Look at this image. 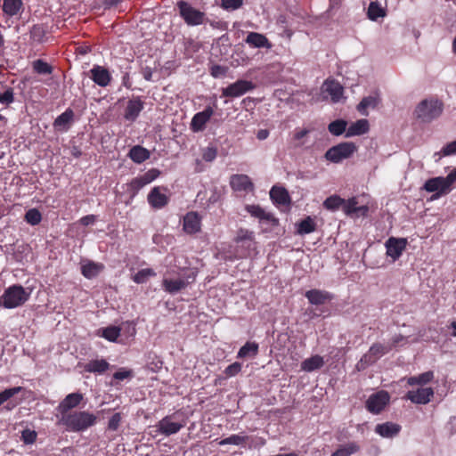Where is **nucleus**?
I'll return each instance as SVG.
<instances>
[{
	"mask_svg": "<svg viewBox=\"0 0 456 456\" xmlns=\"http://www.w3.org/2000/svg\"><path fill=\"white\" fill-rule=\"evenodd\" d=\"M197 274L195 268L170 266L163 274L161 287L168 294H177L192 284Z\"/></svg>",
	"mask_w": 456,
	"mask_h": 456,
	"instance_id": "f257e3e1",
	"label": "nucleus"
},
{
	"mask_svg": "<svg viewBox=\"0 0 456 456\" xmlns=\"http://www.w3.org/2000/svg\"><path fill=\"white\" fill-rule=\"evenodd\" d=\"M96 422L97 416L87 411H71L69 414H63L59 419V423L69 432H84L94 426Z\"/></svg>",
	"mask_w": 456,
	"mask_h": 456,
	"instance_id": "f03ea898",
	"label": "nucleus"
},
{
	"mask_svg": "<svg viewBox=\"0 0 456 456\" xmlns=\"http://www.w3.org/2000/svg\"><path fill=\"white\" fill-rule=\"evenodd\" d=\"M444 104L438 99H425L417 105L414 114L422 122L429 123L441 116Z\"/></svg>",
	"mask_w": 456,
	"mask_h": 456,
	"instance_id": "7ed1b4c3",
	"label": "nucleus"
},
{
	"mask_svg": "<svg viewBox=\"0 0 456 456\" xmlns=\"http://www.w3.org/2000/svg\"><path fill=\"white\" fill-rule=\"evenodd\" d=\"M29 298V293L21 285H12L6 289L0 297V303L7 309L20 306Z\"/></svg>",
	"mask_w": 456,
	"mask_h": 456,
	"instance_id": "20e7f679",
	"label": "nucleus"
},
{
	"mask_svg": "<svg viewBox=\"0 0 456 456\" xmlns=\"http://www.w3.org/2000/svg\"><path fill=\"white\" fill-rule=\"evenodd\" d=\"M357 150L356 145L352 142H340L330 148L324 157L332 163H339L349 159Z\"/></svg>",
	"mask_w": 456,
	"mask_h": 456,
	"instance_id": "39448f33",
	"label": "nucleus"
},
{
	"mask_svg": "<svg viewBox=\"0 0 456 456\" xmlns=\"http://www.w3.org/2000/svg\"><path fill=\"white\" fill-rule=\"evenodd\" d=\"M391 350V346H387L380 343L373 344L369 351L364 354L360 361L358 362L356 367L358 370H363L367 366L374 363L378 359H379L384 354H387Z\"/></svg>",
	"mask_w": 456,
	"mask_h": 456,
	"instance_id": "423d86ee",
	"label": "nucleus"
},
{
	"mask_svg": "<svg viewBox=\"0 0 456 456\" xmlns=\"http://www.w3.org/2000/svg\"><path fill=\"white\" fill-rule=\"evenodd\" d=\"M422 189L428 192H434L431 197L432 200H437L452 191V188H450L444 176H436L428 179Z\"/></svg>",
	"mask_w": 456,
	"mask_h": 456,
	"instance_id": "0eeeda50",
	"label": "nucleus"
},
{
	"mask_svg": "<svg viewBox=\"0 0 456 456\" xmlns=\"http://www.w3.org/2000/svg\"><path fill=\"white\" fill-rule=\"evenodd\" d=\"M177 6L179 8L180 15L188 25L196 26L203 23L205 17L203 12L193 8L184 1L178 2Z\"/></svg>",
	"mask_w": 456,
	"mask_h": 456,
	"instance_id": "6e6552de",
	"label": "nucleus"
},
{
	"mask_svg": "<svg viewBox=\"0 0 456 456\" xmlns=\"http://www.w3.org/2000/svg\"><path fill=\"white\" fill-rule=\"evenodd\" d=\"M149 205L155 209L165 208L169 202L168 190L163 186L153 187L147 196Z\"/></svg>",
	"mask_w": 456,
	"mask_h": 456,
	"instance_id": "1a4fd4ad",
	"label": "nucleus"
},
{
	"mask_svg": "<svg viewBox=\"0 0 456 456\" xmlns=\"http://www.w3.org/2000/svg\"><path fill=\"white\" fill-rule=\"evenodd\" d=\"M254 88L255 85L251 81L240 79L228 86L222 88V96L237 98L252 91Z\"/></svg>",
	"mask_w": 456,
	"mask_h": 456,
	"instance_id": "9d476101",
	"label": "nucleus"
},
{
	"mask_svg": "<svg viewBox=\"0 0 456 456\" xmlns=\"http://www.w3.org/2000/svg\"><path fill=\"white\" fill-rule=\"evenodd\" d=\"M390 395L388 392L380 390L370 395L366 401L367 410L374 414H378L383 411L386 405L389 403Z\"/></svg>",
	"mask_w": 456,
	"mask_h": 456,
	"instance_id": "9b49d317",
	"label": "nucleus"
},
{
	"mask_svg": "<svg viewBox=\"0 0 456 456\" xmlns=\"http://www.w3.org/2000/svg\"><path fill=\"white\" fill-rule=\"evenodd\" d=\"M173 419L172 415L161 419L156 425L157 431L166 436L177 434L185 426V423L174 421Z\"/></svg>",
	"mask_w": 456,
	"mask_h": 456,
	"instance_id": "f8f14e48",
	"label": "nucleus"
},
{
	"mask_svg": "<svg viewBox=\"0 0 456 456\" xmlns=\"http://www.w3.org/2000/svg\"><path fill=\"white\" fill-rule=\"evenodd\" d=\"M407 245V240L403 238H389L386 243L387 255L393 261L397 260L403 254Z\"/></svg>",
	"mask_w": 456,
	"mask_h": 456,
	"instance_id": "ddd939ff",
	"label": "nucleus"
},
{
	"mask_svg": "<svg viewBox=\"0 0 456 456\" xmlns=\"http://www.w3.org/2000/svg\"><path fill=\"white\" fill-rule=\"evenodd\" d=\"M214 114V109L207 106L204 110L196 113L191 121V129L193 132H202L206 128V124L210 120Z\"/></svg>",
	"mask_w": 456,
	"mask_h": 456,
	"instance_id": "4468645a",
	"label": "nucleus"
},
{
	"mask_svg": "<svg viewBox=\"0 0 456 456\" xmlns=\"http://www.w3.org/2000/svg\"><path fill=\"white\" fill-rule=\"evenodd\" d=\"M344 213L351 217L366 216L369 212V207L367 205L358 206V200L356 197L344 200L343 208Z\"/></svg>",
	"mask_w": 456,
	"mask_h": 456,
	"instance_id": "2eb2a0df",
	"label": "nucleus"
},
{
	"mask_svg": "<svg viewBox=\"0 0 456 456\" xmlns=\"http://www.w3.org/2000/svg\"><path fill=\"white\" fill-rule=\"evenodd\" d=\"M434 396V390L431 387H420L407 392L405 398L416 404H427Z\"/></svg>",
	"mask_w": 456,
	"mask_h": 456,
	"instance_id": "dca6fc26",
	"label": "nucleus"
},
{
	"mask_svg": "<svg viewBox=\"0 0 456 456\" xmlns=\"http://www.w3.org/2000/svg\"><path fill=\"white\" fill-rule=\"evenodd\" d=\"M230 185L235 191L249 192L254 190V184L247 175H233L230 178Z\"/></svg>",
	"mask_w": 456,
	"mask_h": 456,
	"instance_id": "f3484780",
	"label": "nucleus"
},
{
	"mask_svg": "<svg viewBox=\"0 0 456 456\" xmlns=\"http://www.w3.org/2000/svg\"><path fill=\"white\" fill-rule=\"evenodd\" d=\"M83 400V395L80 393H71L66 395V397L57 406V411L63 414H69V411L78 406Z\"/></svg>",
	"mask_w": 456,
	"mask_h": 456,
	"instance_id": "a211bd4d",
	"label": "nucleus"
},
{
	"mask_svg": "<svg viewBox=\"0 0 456 456\" xmlns=\"http://www.w3.org/2000/svg\"><path fill=\"white\" fill-rule=\"evenodd\" d=\"M90 73L92 80L99 86L106 87L110 83V73L102 66L94 65L91 69Z\"/></svg>",
	"mask_w": 456,
	"mask_h": 456,
	"instance_id": "6ab92c4d",
	"label": "nucleus"
},
{
	"mask_svg": "<svg viewBox=\"0 0 456 456\" xmlns=\"http://www.w3.org/2000/svg\"><path fill=\"white\" fill-rule=\"evenodd\" d=\"M144 107L143 102L139 97L130 99L125 110L124 118L128 121H134Z\"/></svg>",
	"mask_w": 456,
	"mask_h": 456,
	"instance_id": "aec40b11",
	"label": "nucleus"
},
{
	"mask_svg": "<svg viewBox=\"0 0 456 456\" xmlns=\"http://www.w3.org/2000/svg\"><path fill=\"white\" fill-rule=\"evenodd\" d=\"M322 91L323 94H328L333 102H338L343 96L344 89L339 83L334 80H326L322 86Z\"/></svg>",
	"mask_w": 456,
	"mask_h": 456,
	"instance_id": "412c9836",
	"label": "nucleus"
},
{
	"mask_svg": "<svg viewBox=\"0 0 456 456\" xmlns=\"http://www.w3.org/2000/svg\"><path fill=\"white\" fill-rule=\"evenodd\" d=\"M245 43L253 48L271 49L273 46L269 39L264 34L257 32H248L245 38Z\"/></svg>",
	"mask_w": 456,
	"mask_h": 456,
	"instance_id": "4be33fe9",
	"label": "nucleus"
},
{
	"mask_svg": "<svg viewBox=\"0 0 456 456\" xmlns=\"http://www.w3.org/2000/svg\"><path fill=\"white\" fill-rule=\"evenodd\" d=\"M200 230V217L196 212H189L183 217V231L193 234Z\"/></svg>",
	"mask_w": 456,
	"mask_h": 456,
	"instance_id": "5701e85b",
	"label": "nucleus"
},
{
	"mask_svg": "<svg viewBox=\"0 0 456 456\" xmlns=\"http://www.w3.org/2000/svg\"><path fill=\"white\" fill-rule=\"evenodd\" d=\"M401 431V426L394 422H385L375 427V432L382 437L393 438Z\"/></svg>",
	"mask_w": 456,
	"mask_h": 456,
	"instance_id": "b1692460",
	"label": "nucleus"
},
{
	"mask_svg": "<svg viewBox=\"0 0 456 456\" xmlns=\"http://www.w3.org/2000/svg\"><path fill=\"white\" fill-rule=\"evenodd\" d=\"M96 334L110 342L126 344L123 339L118 340V338L121 336V328L119 327L108 326L102 328L96 331Z\"/></svg>",
	"mask_w": 456,
	"mask_h": 456,
	"instance_id": "393cba45",
	"label": "nucleus"
},
{
	"mask_svg": "<svg viewBox=\"0 0 456 456\" xmlns=\"http://www.w3.org/2000/svg\"><path fill=\"white\" fill-rule=\"evenodd\" d=\"M305 296L312 305H323L332 298L329 292L319 289H310L305 292Z\"/></svg>",
	"mask_w": 456,
	"mask_h": 456,
	"instance_id": "a878e982",
	"label": "nucleus"
},
{
	"mask_svg": "<svg viewBox=\"0 0 456 456\" xmlns=\"http://www.w3.org/2000/svg\"><path fill=\"white\" fill-rule=\"evenodd\" d=\"M370 126L367 119L362 118L352 123L346 130V137L362 135L369 131Z\"/></svg>",
	"mask_w": 456,
	"mask_h": 456,
	"instance_id": "bb28decb",
	"label": "nucleus"
},
{
	"mask_svg": "<svg viewBox=\"0 0 456 456\" xmlns=\"http://www.w3.org/2000/svg\"><path fill=\"white\" fill-rule=\"evenodd\" d=\"M103 270V265L93 261H85L81 265V273L87 279L96 277Z\"/></svg>",
	"mask_w": 456,
	"mask_h": 456,
	"instance_id": "cd10ccee",
	"label": "nucleus"
},
{
	"mask_svg": "<svg viewBox=\"0 0 456 456\" xmlns=\"http://www.w3.org/2000/svg\"><path fill=\"white\" fill-rule=\"evenodd\" d=\"M380 102L379 94H372L362 98L357 105V110L364 116L368 115V109H375Z\"/></svg>",
	"mask_w": 456,
	"mask_h": 456,
	"instance_id": "c85d7f7f",
	"label": "nucleus"
},
{
	"mask_svg": "<svg viewBox=\"0 0 456 456\" xmlns=\"http://www.w3.org/2000/svg\"><path fill=\"white\" fill-rule=\"evenodd\" d=\"M361 446L357 442H348L339 445L330 456H351L359 452Z\"/></svg>",
	"mask_w": 456,
	"mask_h": 456,
	"instance_id": "c756f323",
	"label": "nucleus"
},
{
	"mask_svg": "<svg viewBox=\"0 0 456 456\" xmlns=\"http://www.w3.org/2000/svg\"><path fill=\"white\" fill-rule=\"evenodd\" d=\"M324 365L323 357L316 354L304 360L301 362V370L306 372H311L321 369Z\"/></svg>",
	"mask_w": 456,
	"mask_h": 456,
	"instance_id": "7c9ffc66",
	"label": "nucleus"
},
{
	"mask_svg": "<svg viewBox=\"0 0 456 456\" xmlns=\"http://www.w3.org/2000/svg\"><path fill=\"white\" fill-rule=\"evenodd\" d=\"M271 200L279 205H286L289 202L288 191L281 187L273 186L270 191Z\"/></svg>",
	"mask_w": 456,
	"mask_h": 456,
	"instance_id": "2f4dec72",
	"label": "nucleus"
},
{
	"mask_svg": "<svg viewBox=\"0 0 456 456\" xmlns=\"http://www.w3.org/2000/svg\"><path fill=\"white\" fill-rule=\"evenodd\" d=\"M110 368V363L104 359H95L88 362L85 370L88 372L102 374Z\"/></svg>",
	"mask_w": 456,
	"mask_h": 456,
	"instance_id": "473e14b6",
	"label": "nucleus"
},
{
	"mask_svg": "<svg viewBox=\"0 0 456 456\" xmlns=\"http://www.w3.org/2000/svg\"><path fill=\"white\" fill-rule=\"evenodd\" d=\"M128 156L134 162L140 164L150 158V151L140 145H136L129 151Z\"/></svg>",
	"mask_w": 456,
	"mask_h": 456,
	"instance_id": "72a5a7b5",
	"label": "nucleus"
},
{
	"mask_svg": "<svg viewBox=\"0 0 456 456\" xmlns=\"http://www.w3.org/2000/svg\"><path fill=\"white\" fill-rule=\"evenodd\" d=\"M368 18L371 20H377L379 18L386 16V10L377 1H371L367 11Z\"/></svg>",
	"mask_w": 456,
	"mask_h": 456,
	"instance_id": "f704fd0d",
	"label": "nucleus"
},
{
	"mask_svg": "<svg viewBox=\"0 0 456 456\" xmlns=\"http://www.w3.org/2000/svg\"><path fill=\"white\" fill-rule=\"evenodd\" d=\"M22 7L21 0H4L3 11L8 16H14L19 13Z\"/></svg>",
	"mask_w": 456,
	"mask_h": 456,
	"instance_id": "c9c22d12",
	"label": "nucleus"
},
{
	"mask_svg": "<svg viewBox=\"0 0 456 456\" xmlns=\"http://www.w3.org/2000/svg\"><path fill=\"white\" fill-rule=\"evenodd\" d=\"M434 379V372L431 370L421 373L418 376H412L408 378L407 383L410 386L420 385L424 386L430 382Z\"/></svg>",
	"mask_w": 456,
	"mask_h": 456,
	"instance_id": "e433bc0d",
	"label": "nucleus"
},
{
	"mask_svg": "<svg viewBox=\"0 0 456 456\" xmlns=\"http://www.w3.org/2000/svg\"><path fill=\"white\" fill-rule=\"evenodd\" d=\"M316 224L311 216H307L297 224V232L300 235H305L314 232Z\"/></svg>",
	"mask_w": 456,
	"mask_h": 456,
	"instance_id": "4c0bfd02",
	"label": "nucleus"
},
{
	"mask_svg": "<svg viewBox=\"0 0 456 456\" xmlns=\"http://www.w3.org/2000/svg\"><path fill=\"white\" fill-rule=\"evenodd\" d=\"M258 353V345L256 342H247L238 352L239 358L255 357Z\"/></svg>",
	"mask_w": 456,
	"mask_h": 456,
	"instance_id": "58836bf2",
	"label": "nucleus"
},
{
	"mask_svg": "<svg viewBox=\"0 0 456 456\" xmlns=\"http://www.w3.org/2000/svg\"><path fill=\"white\" fill-rule=\"evenodd\" d=\"M328 130L335 136H339L344 133L346 134L347 122L344 119H336L329 124Z\"/></svg>",
	"mask_w": 456,
	"mask_h": 456,
	"instance_id": "ea45409f",
	"label": "nucleus"
},
{
	"mask_svg": "<svg viewBox=\"0 0 456 456\" xmlns=\"http://www.w3.org/2000/svg\"><path fill=\"white\" fill-rule=\"evenodd\" d=\"M309 128L296 129L293 134L296 148H303L307 144V135L310 134Z\"/></svg>",
	"mask_w": 456,
	"mask_h": 456,
	"instance_id": "a19ab883",
	"label": "nucleus"
},
{
	"mask_svg": "<svg viewBox=\"0 0 456 456\" xmlns=\"http://www.w3.org/2000/svg\"><path fill=\"white\" fill-rule=\"evenodd\" d=\"M343 203H344V199L340 198L338 195H332V196L328 197L323 201V207L326 209L334 212V211L338 210L340 208H343Z\"/></svg>",
	"mask_w": 456,
	"mask_h": 456,
	"instance_id": "79ce46f5",
	"label": "nucleus"
},
{
	"mask_svg": "<svg viewBox=\"0 0 456 456\" xmlns=\"http://www.w3.org/2000/svg\"><path fill=\"white\" fill-rule=\"evenodd\" d=\"M73 117V111L70 109L66 110L63 113L55 118L53 122L54 127L66 129V126L71 122Z\"/></svg>",
	"mask_w": 456,
	"mask_h": 456,
	"instance_id": "37998d69",
	"label": "nucleus"
},
{
	"mask_svg": "<svg viewBox=\"0 0 456 456\" xmlns=\"http://www.w3.org/2000/svg\"><path fill=\"white\" fill-rule=\"evenodd\" d=\"M259 222L262 225H265L263 228L265 232H270L279 224V220L270 212H265Z\"/></svg>",
	"mask_w": 456,
	"mask_h": 456,
	"instance_id": "c03bdc74",
	"label": "nucleus"
},
{
	"mask_svg": "<svg viewBox=\"0 0 456 456\" xmlns=\"http://www.w3.org/2000/svg\"><path fill=\"white\" fill-rule=\"evenodd\" d=\"M156 273L153 269L145 268L138 271L134 276L133 281L137 284H142L148 281L150 277H154Z\"/></svg>",
	"mask_w": 456,
	"mask_h": 456,
	"instance_id": "a18cd8bd",
	"label": "nucleus"
},
{
	"mask_svg": "<svg viewBox=\"0 0 456 456\" xmlns=\"http://www.w3.org/2000/svg\"><path fill=\"white\" fill-rule=\"evenodd\" d=\"M248 439V436L242 435H232L229 437L222 439L218 442L219 445H226V444H233V445H242Z\"/></svg>",
	"mask_w": 456,
	"mask_h": 456,
	"instance_id": "49530a36",
	"label": "nucleus"
},
{
	"mask_svg": "<svg viewBox=\"0 0 456 456\" xmlns=\"http://www.w3.org/2000/svg\"><path fill=\"white\" fill-rule=\"evenodd\" d=\"M33 69L37 74L49 75L53 72V67L43 60H36L32 64Z\"/></svg>",
	"mask_w": 456,
	"mask_h": 456,
	"instance_id": "de8ad7c7",
	"label": "nucleus"
},
{
	"mask_svg": "<svg viewBox=\"0 0 456 456\" xmlns=\"http://www.w3.org/2000/svg\"><path fill=\"white\" fill-rule=\"evenodd\" d=\"M25 219L29 224L37 225L41 222L42 216L37 208H31L26 213Z\"/></svg>",
	"mask_w": 456,
	"mask_h": 456,
	"instance_id": "09e8293b",
	"label": "nucleus"
},
{
	"mask_svg": "<svg viewBox=\"0 0 456 456\" xmlns=\"http://www.w3.org/2000/svg\"><path fill=\"white\" fill-rule=\"evenodd\" d=\"M20 387H14L11 388H7L0 393V405L5 403L8 399L19 394L21 391Z\"/></svg>",
	"mask_w": 456,
	"mask_h": 456,
	"instance_id": "8fccbe9b",
	"label": "nucleus"
},
{
	"mask_svg": "<svg viewBox=\"0 0 456 456\" xmlns=\"http://www.w3.org/2000/svg\"><path fill=\"white\" fill-rule=\"evenodd\" d=\"M217 156V149L214 146H208L202 151V159L207 162H212Z\"/></svg>",
	"mask_w": 456,
	"mask_h": 456,
	"instance_id": "3c124183",
	"label": "nucleus"
},
{
	"mask_svg": "<svg viewBox=\"0 0 456 456\" xmlns=\"http://www.w3.org/2000/svg\"><path fill=\"white\" fill-rule=\"evenodd\" d=\"M147 183L143 180V178L141 176L134 178L129 183V188L131 191H133L134 194H136L142 188H143Z\"/></svg>",
	"mask_w": 456,
	"mask_h": 456,
	"instance_id": "603ef678",
	"label": "nucleus"
},
{
	"mask_svg": "<svg viewBox=\"0 0 456 456\" xmlns=\"http://www.w3.org/2000/svg\"><path fill=\"white\" fill-rule=\"evenodd\" d=\"M246 209L252 216L259 219V221L262 219L265 213L266 212L258 205H248L246 206Z\"/></svg>",
	"mask_w": 456,
	"mask_h": 456,
	"instance_id": "864d4df0",
	"label": "nucleus"
},
{
	"mask_svg": "<svg viewBox=\"0 0 456 456\" xmlns=\"http://www.w3.org/2000/svg\"><path fill=\"white\" fill-rule=\"evenodd\" d=\"M120 328L126 338H133L136 334V329L133 323L125 322Z\"/></svg>",
	"mask_w": 456,
	"mask_h": 456,
	"instance_id": "5fc2aeb1",
	"label": "nucleus"
},
{
	"mask_svg": "<svg viewBox=\"0 0 456 456\" xmlns=\"http://www.w3.org/2000/svg\"><path fill=\"white\" fill-rule=\"evenodd\" d=\"M133 377V371L129 369L121 368L113 374V379L117 380H124L131 379Z\"/></svg>",
	"mask_w": 456,
	"mask_h": 456,
	"instance_id": "6e6d98bb",
	"label": "nucleus"
},
{
	"mask_svg": "<svg viewBox=\"0 0 456 456\" xmlns=\"http://www.w3.org/2000/svg\"><path fill=\"white\" fill-rule=\"evenodd\" d=\"M228 69L221 65H213L210 68V74L213 77L218 78L226 75Z\"/></svg>",
	"mask_w": 456,
	"mask_h": 456,
	"instance_id": "4d7b16f0",
	"label": "nucleus"
},
{
	"mask_svg": "<svg viewBox=\"0 0 456 456\" xmlns=\"http://www.w3.org/2000/svg\"><path fill=\"white\" fill-rule=\"evenodd\" d=\"M160 175V172L156 169V168H151L150 170H148L146 173H144L142 177L143 178V180L145 181V183L147 184L151 183V182H153L155 179H157L159 177V175Z\"/></svg>",
	"mask_w": 456,
	"mask_h": 456,
	"instance_id": "13d9d810",
	"label": "nucleus"
},
{
	"mask_svg": "<svg viewBox=\"0 0 456 456\" xmlns=\"http://www.w3.org/2000/svg\"><path fill=\"white\" fill-rule=\"evenodd\" d=\"M121 422V415L117 412L111 416L108 423V428L112 431L118 430Z\"/></svg>",
	"mask_w": 456,
	"mask_h": 456,
	"instance_id": "bf43d9fd",
	"label": "nucleus"
},
{
	"mask_svg": "<svg viewBox=\"0 0 456 456\" xmlns=\"http://www.w3.org/2000/svg\"><path fill=\"white\" fill-rule=\"evenodd\" d=\"M241 370V364L240 362H233L227 366L224 370V373L228 377H233L237 375Z\"/></svg>",
	"mask_w": 456,
	"mask_h": 456,
	"instance_id": "052dcab7",
	"label": "nucleus"
},
{
	"mask_svg": "<svg viewBox=\"0 0 456 456\" xmlns=\"http://www.w3.org/2000/svg\"><path fill=\"white\" fill-rule=\"evenodd\" d=\"M242 4V0H222V5L224 9L236 10Z\"/></svg>",
	"mask_w": 456,
	"mask_h": 456,
	"instance_id": "680f3d73",
	"label": "nucleus"
},
{
	"mask_svg": "<svg viewBox=\"0 0 456 456\" xmlns=\"http://www.w3.org/2000/svg\"><path fill=\"white\" fill-rule=\"evenodd\" d=\"M444 156L456 155V140L447 143L443 148Z\"/></svg>",
	"mask_w": 456,
	"mask_h": 456,
	"instance_id": "e2e57ef3",
	"label": "nucleus"
},
{
	"mask_svg": "<svg viewBox=\"0 0 456 456\" xmlns=\"http://www.w3.org/2000/svg\"><path fill=\"white\" fill-rule=\"evenodd\" d=\"M96 221V216L94 215H87L80 218L79 223L82 225L88 226L94 224Z\"/></svg>",
	"mask_w": 456,
	"mask_h": 456,
	"instance_id": "0e129e2a",
	"label": "nucleus"
},
{
	"mask_svg": "<svg viewBox=\"0 0 456 456\" xmlns=\"http://www.w3.org/2000/svg\"><path fill=\"white\" fill-rule=\"evenodd\" d=\"M446 179L450 188L452 190L453 189V183L456 182V167L451 171L446 176H444Z\"/></svg>",
	"mask_w": 456,
	"mask_h": 456,
	"instance_id": "69168bd1",
	"label": "nucleus"
},
{
	"mask_svg": "<svg viewBox=\"0 0 456 456\" xmlns=\"http://www.w3.org/2000/svg\"><path fill=\"white\" fill-rule=\"evenodd\" d=\"M405 340V338L402 335H395L391 339V342L387 344V346H391V349L395 346H396L397 345H399L400 343H402L403 341Z\"/></svg>",
	"mask_w": 456,
	"mask_h": 456,
	"instance_id": "338daca9",
	"label": "nucleus"
},
{
	"mask_svg": "<svg viewBox=\"0 0 456 456\" xmlns=\"http://www.w3.org/2000/svg\"><path fill=\"white\" fill-rule=\"evenodd\" d=\"M22 436L25 443L31 444L35 441L37 435L35 432H24Z\"/></svg>",
	"mask_w": 456,
	"mask_h": 456,
	"instance_id": "774afa93",
	"label": "nucleus"
}]
</instances>
